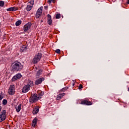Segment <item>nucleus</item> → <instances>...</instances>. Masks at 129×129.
Returning <instances> with one entry per match:
<instances>
[{"label": "nucleus", "instance_id": "obj_29", "mask_svg": "<svg viewBox=\"0 0 129 129\" xmlns=\"http://www.w3.org/2000/svg\"><path fill=\"white\" fill-rule=\"evenodd\" d=\"M30 4H31V5H32V6L34 5V0H31L30 1Z\"/></svg>", "mask_w": 129, "mask_h": 129}, {"label": "nucleus", "instance_id": "obj_15", "mask_svg": "<svg viewBox=\"0 0 129 129\" xmlns=\"http://www.w3.org/2000/svg\"><path fill=\"white\" fill-rule=\"evenodd\" d=\"M40 75H42V70H39L37 72V74L36 75V78H39L40 77Z\"/></svg>", "mask_w": 129, "mask_h": 129}, {"label": "nucleus", "instance_id": "obj_9", "mask_svg": "<svg viewBox=\"0 0 129 129\" xmlns=\"http://www.w3.org/2000/svg\"><path fill=\"white\" fill-rule=\"evenodd\" d=\"M81 104H84V105H92V102L87 100H84L81 102Z\"/></svg>", "mask_w": 129, "mask_h": 129}, {"label": "nucleus", "instance_id": "obj_33", "mask_svg": "<svg viewBox=\"0 0 129 129\" xmlns=\"http://www.w3.org/2000/svg\"><path fill=\"white\" fill-rule=\"evenodd\" d=\"M36 112V110L35 109H33V113L34 114V113H35Z\"/></svg>", "mask_w": 129, "mask_h": 129}, {"label": "nucleus", "instance_id": "obj_28", "mask_svg": "<svg viewBox=\"0 0 129 129\" xmlns=\"http://www.w3.org/2000/svg\"><path fill=\"white\" fill-rule=\"evenodd\" d=\"M82 88H83V86H82V85L80 84L79 87V89L80 90Z\"/></svg>", "mask_w": 129, "mask_h": 129}, {"label": "nucleus", "instance_id": "obj_23", "mask_svg": "<svg viewBox=\"0 0 129 129\" xmlns=\"http://www.w3.org/2000/svg\"><path fill=\"white\" fill-rule=\"evenodd\" d=\"M7 103H8V101H7V100L6 99L3 100V104H4V105H6Z\"/></svg>", "mask_w": 129, "mask_h": 129}, {"label": "nucleus", "instance_id": "obj_34", "mask_svg": "<svg viewBox=\"0 0 129 129\" xmlns=\"http://www.w3.org/2000/svg\"><path fill=\"white\" fill-rule=\"evenodd\" d=\"M2 111V106L0 105V112Z\"/></svg>", "mask_w": 129, "mask_h": 129}, {"label": "nucleus", "instance_id": "obj_14", "mask_svg": "<svg viewBox=\"0 0 129 129\" xmlns=\"http://www.w3.org/2000/svg\"><path fill=\"white\" fill-rule=\"evenodd\" d=\"M64 95H65V93H62L61 94H59L58 95H57L56 100H60V99H61V98H62V97H63Z\"/></svg>", "mask_w": 129, "mask_h": 129}, {"label": "nucleus", "instance_id": "obj_25", "mask_svg": "<svg viewBox=\"0 0 129 129\" xmlns=\"http://www.w3.org/2000/svg\"><path fill=\"white\" fill-rule=\"evenodd\" d=\"M28 84H29V85L31 86H33L34 85V84L33 83V81H29L28 83Z\"/></svg>", "mask_w": 129, "mask_h": 129}, {"label": "nucleus", "instance_id": "obj_32", "mask_svg": "<svg viewBox=\"0 0 129 129\" xmlns=\"http://www.w3.org/2000/svg\"><path fill=\"white\" fill-rule=\"evenodd\" d=\"M51 2H52V1L48 0V4H51Z\"/></svg>", "mask_w": 129, "mask_h": 129}, {"label": "nucleus", "instance_id": "obj_38", "mask_svg": "<svg viewBox=\"0 0 129 129\" xmlns=\"http://www.w3.org/2000/svg\"><path fill=\"white\" fill-rule=\"evenodd\" d=\"M0 36H1V31H0Z\"/></svg>", "mask_w": 129, "mask_h": 129}, {"label": "nucleus", "instance_id": "obj_36", "mask_svg": "<svg viewBox=\"0 0 129 129\" xmlns=\"http://www.w3.org/2000/svg\"><path fill=\"white\" fill-rule=\"evenodd\" d=\"M126 4H127L128 5H129V0H127V2L126 3Z\"/></svg>", "mask_w": 129, "mask_h": 129}, {"label": "nucleus", "instance_id": "obj_17", "mask_svg": "<svg viewBox=\"0 0 129 129\" xmlns=\"http://www.w3.org/2000/svg\"><path fill=\"white\" fill-rule=\"evenodd\" d=\"M21 107H22L21 104H19L18 106H16L15 108L16 109L17 112H20Z\"/></svg>", "mask_w": 129, "mask_h": 129}, {"label": "nucleus", "instance_id": "obj_39", "mask_svg": "<svg viewBox=\"0 0 129 129\" xmlns=\"http://www.w3.org/2000/svg\"><path fill=\"white\" fill-rule=\"evenodd\" d=\"M52 1H53V0H51Z\"/></svg>", "mask_w": 129, "mask_h": 129}, {"label": "nucleus", "instance_id": "obj_1", "mask_svg": "<svg viewBox=\"0 0 129 129\" xmlns=\"http://www.w3.org/2000/svg\"><path fill=\"white\" fill-rule=\"evenodd\" d=\"M23 67V64L20 62H15L12 64V68L16 71H21Z\"/></svg>", "mask_w": 129, "mask_h": 129}, {"label": "nucleus", "instance_id": "obj_8", "mask_svg": "<svg viewBox=\"0 0 129 129\" xmlns=\"http://www.w3.org/2000/svg\"><path fill=\"white\" fill-rule=\"evenodd\" d=\"M31 26H32V23L30 22L26 24L24 26V31L27 32L28 30H30V28H31Z\"/></svg>", "mask_w": 129, "mask_h": 129}, {"label": "nucleus", "instance_id": "obj_13", "mask_svg": "<svg viewBox=\"0 0 129 129\" xmlns=\"http://www.w3.org/2000/svg\"><path fill=\"white\" fill-rule=\"evenodd\" d=\"M47 23L48 25H51L52 24V17H51V15L49 14L47 15Z\"/></svg>", "mask_w": 129, "mask_h": 129}, {"label": "nucleus", "instance_id": "obj_20", "mask_svg": "<svg viewBox=\"0 0 129 129\" xmlns=\"http://www.w3.org/2000/svg\"><path fill=\"white\" fill-rule=\"evenodd\" d=\"M34 110H35V112L34 113V114H37L39 112V107H36L35 109Z\"/></svg>", "mask_w": 129, "mask_h": 129}, {"label": "nucleus", "instance_id": "obj_22", "mask_svg": "<svg viewBox=\"0 0 129 129\" xmlns=\"http://www.w3.org/2000/svg\"><path fill=\"white\" fill-rule=\"evenodd\" d=\"M5 6V2L0 1V7H4Z\"/></svg>", "mask_w": 129, "mask_h": 129}, {"label": "nucleus", "instance_id": "obj_19", "mask_svg": "<svg viewBox=\"0 0 129 129\" xmlns=\"http://www.w3.org/2000/svg\"><path fill=\"white\" fill-rule=\"evenodd\" d=\"M21 24H22V21L21 20H18V21H17L16 22V26H20V25H21Z\"/></svg>", "mask_w": 129, "mask_h": 129}, {"label": "nucleus", "instance_id": "obj_26", "mask_svg": "<svg viewBox=\"0 0 129 129\" xmlns=\"http://www.w3.org/2000/svg\"><path fill=\"white\" fill-rule=\"evenodd\" d=\"M61 52V50L60 49H57L55 50V52L57 53V54H60V52Z\"/></svg>", "mask_w": 129, "mask_h": 129}, {"label": "nucleus", "instance_id": "obj_21", "mask_svg": "<svg viewBox=\"0 0 129 129\" xmlns=\"http://www.w3.org/2000/svg\"><path fill=\"white\" fill-rule=\"evenodd\" d=\"M24 48H26V46L25 45H23L21 48V52H25L26 51Z\"/></svg>", "mask_w": 129, "mask_h": 129}, {"label": "nucleus", "instance_id": "obj_18", "mask_svg": "<svg viewBox=\"0 0 129 129\" xmlns=\"http://www.w3.org/2000/svg\"><path fill=\"white\" fill-rule=\"evenodd\" d=\"M33 8V6L28 5L27 7H26V10L27 11H28V12H30V11H31V10H32V9Z\"/></svg>", "mask_w": 129, "mask_h": 129}, {"label": "nucleus", "instance_id": "obj_10", "mask_svg": "<svg viewBox=\"0 0 129 129\" xmlns=\"http://www.w3.org/2000/svg\"><path fill=\"white\" fill-rule=\"evenodd\" d=\"M21 78H22V75L21 74H18L13 77L12 81L13 82L16 81L17 79H20Z\"/></svg>", "mask_w": 129, "mask_h": 129}, {"label": "nucleus", "instance_id": "obj_6", "mask_svg": "<svg viewBox=\"0 0 129 129\" xmlns=\"http://www.w3.org/2000/svg\"><path fill=\"white\" fill-rule=\"evenodd\" d=\"M9 93L10 95H13V94H15V85H13L10 86L9 89Z\"/></svg>", "mask_w": 129, "mask_h": 129}, {"label": "nucleus", "instance_id": "obj_16", "mask_svg": "<svg viewBox=\"0 0 129 129\" xmlns=\"http://www.w3.org/2000/svg\"><path fill=\"white\" fill-rule=\"evenodd\" d=\"M37 120H38V119H37V118H35L32 122V126H36V124H37Z\"/></svg>", "mask_w": 129, "mask_h": 129}, {"label": "nucleus", "instance_id": "obj_3", "mask_svg": "<svg viewBox=\"0 0 129 129\" xmlns=\"http://www.w3.org/2000/svg\"><path fill=\"white\" fill-rule=\"evenodd\" d=\"M40 99V97L38 96L36 94H33L29 99V102L30 103H34Z\"/></svg>", "mask_w": 129, "mask_h": 129}, {"label": "nucleus", "instance_id": "obj_30", "mask_svg": "<svg viewBox=\"0 0 129 129\" xmlns=\"http://www.w3.org/2000/svg\"><path fill=\"white\" fill-rule=\"evenodd\" d=\"M39 95L40 96H43V95H44V92H41L39 94Z\"/></svg>", "mask_w": 129, "mask_h": 129}, {"label": "nucleus", "instance_id": "obj_12", "mask_svg": "<svg viewBox=\"0 0 129 129\" xmlns=\"http://www.w3.org/2000/svg\"><path fill=\"white\" fill-rule=\"evenodd\" d=\"M7 11L8 12H14L15 11H18V8L15 7H11L10 8L7 9Z\"/></svg>", "mask_w": 129, "mask_h": 129}, {"label": "nucleus", "instance_id": "obj_11", "mask_svg": "<svg viewBox=\"0 0 129 129\" xmlns=\"http://www.w3.org/2000/svg\"><path fill=\"white\" fill-rule=\"evenodd\" d=\"M44 80H45V78H40L35 81V84H36V85H39V84H41V82H43Z\"/></svg>", "mask_w": 129, "mask_h": 129}, {"label": "nucleus", "instance_id": "obj_5", "mask_svg": "<svg viewBox=\"0 0 129 129\" xmlns=\"http://www.w3.org/2000/svg\"><path fill=\"white\" fill-rule=\"evenodd\" d=\"M30 89H31V86L30 84L26 85L22 88V93H27V92H28Z\"/></svg>", "mask_w": 129, "mask_h": 129}, {"label": "nucleus", "instance_id": "obj_37", "mask_svg": "<svg viewBox=\"0 0 129 129\" xmlns=\"http://www.w3.org/2000/svg\"><path fill=\"white\" fill-rule=\"evenodd\" d=\"M44 8H45V9H47V8H48V7H47L45 6V7H44Z\"/></svg>", "mask_w": 129, "mask_h": 129}, {"label": "nucleus", "instance_id": "obj_35", "mask_svg": "<svg viewBox=\"0 0 129 129\" xmlns=\"http://www.w3.org/2000/svg\"><path fill=\"white\" fill-rule=\"evenodd\" d=\"M23 49L26 51L27 50V47L25 46V48H23Z\"/></svg>", "mask_w": 129, "mask_h": 129}, {"label": "nucleus", "instance_id": "obj_27", "mask_svg": "<svg viewBox=\"0 0 129 129\" xmlns=\"http://www.w3.org/2000/svg\"><path fill=\"white\" fill-rule=\"evenodd\" d=\"M67 89H68V87H66V88H63L61 89V91H65L66 90H67Z\"/></svg>", "mask_w": 129, "mask_h": 129}, {"label": "nucleus", "instance_id": "obj_24", "mask_svg": "<svg viewBox=\"0 0 129 129\" xmlns=\"http://www.w3.org/2000/svg\"><path fill=\"white\" fill-rule=\"evenodd\" d=\"M56 19H60L61 15L59 14H57L55 16Z\"/></svg>", "mask_w": 129, "mask_h": 129}, {"label": "nucleus", "instance_id": "obj_4", "mask_svg": "<svg viewBox=\"0 0 129 129\" xmlns=\"http://www.w3.org/2000/svg\"><path fill=\"white\" fill-rule=\"evenodd\" d=\"M6 113H7L6 110H3V112H1L0 115V122L4 121V120H6V118L7 117Z\"/></svg>", "mask_w": 129, "mask_h": 129}, {"label": "nucleus", "instance_id": "obj_31", "mask_svg": "<svg viewBox=\"0 0 129 129\" xmlns=\"http://www.w3.org/2000/svg\"><path fill=\"white\" fill-rule=\"evenodd\" d=\"M3 98H4V96H3L2 95H0V100H2Z\"/></svg>", "mask_w": 129, "mask_h": 129}, {"label": "nucleus", "instance_id": "obj_7", "mask_svg": "<svg viewBox=\"0 0 129 129\" xmlns=\"http://www.w3.org/2000/svg\"><path fill=\"white\" fill-rule=\"evenodd\" d=\"M42 9H43V7H40L37 11L36 14V18L38 19V18H40L41 17V15H42V13H43V11L42 10Z\"/></svg>", "mask_w": 129, "mask_h": 129}, {"label": "nucleus", "instance_id": "obj_2", "mask_svg": "<svg viewBox=\"0 0 129 129\" xmlns=\"http://www.w3.org/2000/svg\"><path fill=\"white\" fill-rule=\"evenodd\" d=\"M41 58H42V53H38L35 55L32 60V63L33 64H37L40 60H41Z\"/></svg>", "mask_w": 129, "mask_h": 129}]
</instances>
